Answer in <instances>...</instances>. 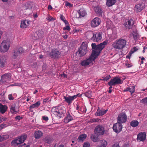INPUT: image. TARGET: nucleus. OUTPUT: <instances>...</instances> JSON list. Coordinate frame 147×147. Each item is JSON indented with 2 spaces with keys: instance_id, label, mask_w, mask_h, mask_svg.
I'll list each match as a JSON object with an SVG mask.
<instances>
[{
  "instance_id": "1",
  "label": "nucleus",
  "mask_w": 147,
  "mask_h": 147,
  "mask_svg": "<svg viewBox=\"0 0 147 147\" xmlns=\"http://www.w3.org/2000/svg\"><path fill=\"white\" fill-rule=\"evenodd\" d=\"M108 43V40H106L100 44L96 45L95 43H92L91 46L92 51L91 55L88 58H87L81 62V64H93V62L98 57L101 51L105 48Z\"/></svg>"
},
{
  "instance_id": "2",
  "label": "nucleus",
  "mask_w": 147,
  "mask_h": 147,
  "mask_svg": "<svg viewBox=\"0 0 147 147\" xmlns=\"http://www.w3.org/2000/svg\"><path fill=\"white\" fill-rule=\"evenodd\" d=\"M88 46L86 42H82L80 47L78 49V51L76 54L75 58L74 60L75 61L77 60L79 58L84 56L87 52Z\"/></svg>"
},
{
  "instance_id": "3",
  "label": "nucleus",
  "mask_w": 147,
  "mask_h": 147,
  "mask_svg": "<svg viewBox=\"0 0 147 147\" xmlns=\"http://www.w3.org/2000/svg\"><path fill=\"white\" fill-rule=\"evenodd\" d=\"M126 40L123 38H120L116 40L112 44L113 48L119 50L122 49L126 45Z\"/></svg>"
},
{
  "instance_id": "4",
  "label": "nucleus",
  "mask_w": 147,
  "mask_h": 147,
  "mask_svg": "<svg viewBox=\"0 0 147 147\" xmlns=\"http://www.w3.org/2000/svg\"><path fill=\"white\" fill-rule=\"evenodd\" d=\"M52 111L56 116L59 118L64 117L66 112L65 108L63 106L54 107L52 109Z\"/></svg>"
},
{
  "instance_id": "5",
  "label": "nucleus",
  "mask_w": 147,
  "mask_h": 147,
  "mask_svg": "<svg viewBox=\"0 0 147 147\" xmlns=\"http://www.w3.org/2000/svg\"><path fill=\"white\" fill-rule=\"evenodd\" d=\"M10 42L8 40H3L1 44L0 47V51L2 53L7 52L10 47Z\"/></svg>"
},
{
  "instance_id": "6",
  "label": "nucleus",
  "mask_w": 147,
  "mask_h": 147,
  "mask_svg": "<svg viewBox=\"0 0 147 147\" xmlns=\"http://www.w3.org/2000/svg\"><path fill=\"white\" fill-rule=\"evenodd\" d=\"M27 137V135L24 134L18 138H17L14 140H13L11 142V144L12 145L16 146L23 143L26 140Z\"/></svg>"
},
{
  "instance_id": "7",
  "label": "nucleus",
  "mask_w": 147,
  "mask_h": 147,
  "mask_svg": "<svg viewBox=\"0 0 147 147\" xmlns=\"http://www.w3.org/2000/svg\"><path fill=\"white\" fill-rule=\"evenodd\" d=\"M81 95L80 94H78L76 95H74L71 96H64L63 99L64 100V101L68 103V105H70L73 101L78 96H80Z\"/></svg>"
},
{
  "instance_id": "8",
  "label": "nucleus",
  "mask_w": 147,
  "mask_h": 147,
  "mask_svg": "<svg viewBox=\"0 0 147 147\" xmlns=\"http://www.w3.org/2000/svg\"><path fill=\"white\" fill-rule=\"evenodd\" d=\"M11 79L10 74L7 73L2 75L0 80V84H5L9 82Z\"/></svg>"
},
{
  "instance_id": "9",
  "label": "nucleus",
  "mask_w": 147,
  "mask_h": 147,
  "mask_svg": "<svg viewBox=\"0 0 147 147\" xmlns=\"http://www.w3.org/2000/svg\"><path fill=\"white\" fill-rule=\"evenodd\" d=\"M88 33L92 36L91 39L94 42H98L102 38L101 34L100 33H97L95 35L91 32H88Z\"/></svg>"
},
{
  "instance_id": "10",
  "label": "nucleus",
  "mask_w": 147,
  "mask_h": 147,
  "mask_svg": "<svg viewBox=\"0 0 147 147\" xmlns=\"http://www.w3.org/2000/svg\"><path fill=\"white\" fill-rule=\"evenodd\" d=\"M105 130L104 127L102 125H98L95 128L94 132L97 135H102L104 133Z\"/></svg>"
},
{
  "instance_id": "11",
  "label": "nucleus",
  "mask_w": 147,
  "mask_h": 147,
  "mask_svg": "<svg viewBox=\"0 0 147 147\" xmlns=\"http://www.w3.org/2000/svg\"><path fill=\"white\" fill-rule=\"evenodd\" d=\"M127 116L124 113H120L117 117V122L122 124L125 123L127 120Z\"/></svg>"
},
{
  "instance_id": "12",
  "label": "nucleus",
  "mask_w": 147,
  "mask_h": 147,
  "mask_svg": "<svg viewBox=\"0 0 147 147\" xmlns=\"http://www.w3.org/2000/svg\"><path fill=\"white\" fill-rule=\"evenodd\" d=\"M122 124L117 122L113 125V128L115 132L118 133L122 131Z\"/></svg>"
},
{
  "instance_id": "13",
  "label": "nucleus",
  "mask_w": 147,
  "mask_h": 147,
  "mask_svg": "<svg viewBox=\"0 0 147 147\" xmlns=\"http://www.w3.org/2000/svg\"><path fill=\"white\" fill-rule=\"evenodd\" d=\"M101 22V20L100 18L96 17L93 19L91 22V26L93 27H97L100 24Z\"/></svg>"
},
{
  "instance_id": "14",
  "label": "nucleus",
  "mask_w": 147,
  "mask_h": 147,
  "mask_svg": "<svg viewBox=\"0 0 147 147\" xmlns=\"http://www.w3.org/2000/svg\"><path fill=\"white\" fill-rule=\"evenodd\" d=\"M146 134L145 132L140 133L137 135V139L140 141H144L146 139Z\"/></svg>"
},
{
  "instance_id": "15",
  "label": "nucleus",
  "mask_w": 147,
  "mask_h": 147,
  "mask_svg": "<svg viewBox=\"0 0 147 147\" xmlns=\"http://www.w3.org/2000/svg\"><path fill=\"white\" fill-rule=\"evenodd\" d=\"M111 83H112L115 85L122 83V82L121 80L118 77L116 76L112 79L110 81Z\"/></svg>"
},
{
  "instance_id": "16",
  "label": "nucleus",
  "mask_w": 147,
  "mask_h": 147,
  "mask_svg": "<svg viewBox=\"0 0 147 147\" xmlns=\"http://www.w3.org/2000/svg\"><path fill=\"white\" fill-rule=\"evenodd\" d=\"M145 8L144 4L139 3L136 5L135 7V11L136 12L140 11Z\"/></svg>"
},
{
  "instance_id": "17",
  "label": "nucleus",
  "mask_w": 147,
  "mask_h": 147,
  "mask_svg": "<svg viewBox=\"0 0 147 147\" xmlns=\"http://www.w3.org/2000/svg\"><path fill=\"white\" fill-rule=\"evenodd\" d=\"M60 53L56 50H53L50 53V56L53 58H57L59 57Z\"/></svg>"
},
{
  "instance_id": "18",
  "label": "nucleus",
  "mask_w": 147,
  "mask_h": 147,
  "mask_svg": "<svg viewBox=\"0 0 147 147\" xmlns=\"http://www.w3.org/2000/svg\"><path fill=\"white\" fill-rule=\"evenodd\" d=\"M30 22L27 20H22L21 23L20 27L21 28H27L29 25Z\"/></svg>"
},
{
  "instance_id": "19",
  "label": "nucleus",
  "mask_w": 147,
  "mask_h": 147,
  "mask_svg": "<svg viewBox=\"0 0 147 147\" xmlns=\"http://www.w3.org/2000/svg\"><path fill=\"white\" fill-rule=\"evenodd\" d=\"M43 135V133L40 130L35 131L34 134V136L36 139H38L40 138Z\"/></svg>"
},
{
  "instance_id": "20",
  "label": "nucleus",
  "mask_w": 147,
  "mask_h": 147,
  "mask_svg": "<svg viewBox=\"0 0 147 147\" xmlns=\"http://www.w3.org/2000/svg\"><path fill=\"white\" fill-rule=\"evenodd\" d=\"M73 119L72 116L70 115L69 112H68L66 116L64 119V121L65 123H67Z\"/></svg>"
},
{
  "instance_id": "21",
  "label": "nucleus",
  "mask_w": 147,
  "mask_h": 147,
  "mask_svg": "<svg viewBox=\"0 0 147 147\" xmlns=\"http://www.w3.org/2000/svg\"><path fill=\"white\" fill-rule=\"evenodd\" d=\"M94 10L96 13L99 15L102 16V11L100 7L99 6H97L94 7Z\"/></svg>"
},
{
  "instance_id": "22",
  "label": "nucleus",
  "mask_w": 147,
  "mask_h": 147,
  "mask_svg": "<svg viewBox=\"0 0 147 147\" xmlns=\"http://www.w3.org/2000/svg\"><path fill=\"white\" fill-rule=\"evenodd\" d=\"M7 107L5 105H3L0 103V111L2 114L4 113L7 110Z\"/></svg>"
},
{
  "instance_id": "23",
  "label": "nucleus",
  "mask_w": 147,
  "mask_h": 147,
  "mask_svg": "<svg viewBox=\"0 0 147 147\" xmlns=\"http://www.w3.org/2000/svg\"><path fill=\"white\" fill-rule=\"evenodd\" d=\"M86 137L87 135L84 134H83L79 136L77 140L78 142H82L86 138Z\"/></svg>"
},
{
  "instance_id": "24",
  "label": "nucleus",
  "mask_w": 147,
  "mask_h": 147,
  "mask_svg": "<svg viewBox=\"0 0 147 147\" xmlns=\"http://www.w3.org/2000/svg\"><path fill=\"white\" fill-rule=\"evenodd\" d=\"M123 91L124 92L129 91L131 93V95L135 92V87L132 86L131 87L126 88L124 89Z\"/></svg>"
},
{
  "instance_id": "25",
  "label": "nucleus",
  "mask_w": 147,
  "mask_h": 147,
  "mask_svg": "<svg viewBox=\"0 0 147 147\" xmlns=\"http://www.w3.org/2000/svg\"><path fill=\"white\" fill-rule=\"evenodd\" d=\"M78 13L80 17L84 16L86 14V12L83 8H81L79 11H78Z\"/></svg>"
},
{
  "instance_id": "26",
  "label": "nucleus",
  "mask_w": 147,
  "mask_h": 147,
  "mask_svg": "<svg viewBox=\"0 0 147 147\" xmlns=\"http://www.w3.org/2000/svg\"><path fill=\"white\" fill-rule=\"evenodd\" d=\"M99 135H97L95 134H92L90 138L93 142H98L99 141V139L98 138V136Z\"/></svg>"
},
{
  "instance_id": "27",
  "label": "nucleus",
  "mask_w": 147,
  "mask_h": 147,
  "mask_svg": "<svg viewBox=\"0 0 147 147\" xmlns=\"http://www.w3.org/2000/svg\"><path fill=\"white\" fill-rule=\"evenodd\" d=\"M10 111L13 113H15L18 112L19 111L18 108L17 109L16 107V105L14 104L11 106Z\"/></svg>"
},
{
  "instance_id": "28",
  "label": "nucleus",
  "mask_w": 147,
  "mask_h": 147,
  "mask_svg": "<svg viewBox=\"0 0 147 147\" xmlns=\"http://www.w3.org/2000/svg\"><path fill=\"white\" fill-rule=\"evenodd\" d=\"M41 103L40 101H38L36 102V103L30 105L29 107V109L30 110L34 108H38L40 105Z\"/></svg>"
},
{
  "instance_id": "29",
  "label": "nucleus",
  "mask_w": 147,
  "mask_h": 147,
  "mask_svg": "<svg viewBox=\"0 0 147 147\" xmlns=\"http://www.w3.org/2000/svg\"><path fill=\"white\" fill-rule=\"evenodd\" d=\"M116 0H107L106 4L108 7H110L115 3Z\"/></svg>"
},
{
  "instance_id": "30",
  "label": "nucleus",
  "mask_w": 147,
  "mask_h": 147,
  "mask_svg": "<svg viewBox=\"0 0 147 147\" xmlns=\"http://www.w3.org/2000/svg\"><path fill=\"white\" fill-rule=\"evenodd\" d=\"M20 54L19 53L18 50H15L12 56V58L14 59L18 58Z\"/></svg>"
},
{
  "instance_id": "31",
  "label": "nucleus",
  "mask_w": 147,
  "mask_h": 147,
  "mask_svg": "<svg viewBox=\"0 0 147 147\" xmlns=\"http://www.w3.org/2000/svg\"><path fill=\"white\" fill-rule=\"evenodd\" d=\"M45 140L47 143L50 144L52 142L53 138L51 136H48L45 138Z\"/></svg>"
},
{
  "instance_id": "32",
  "label": "nucleus",
  "mask_w": 147,
  "mask_h": 147,
  "mask_svg": "<svg viewBox=\"0 0 147 147\" xmlns=\"http://www.w3.org/2000/svg\"><path fill=\"white\" fill-rule=\"evenodd\" d=\"M130 124L132 127H135L138 125L139 122L137 120H133L131 122Z\"/></svg>"
},
{
  "instance_id": "33",
  "label": "nucleus",
  "mask_w": 147,
  "mask_h": 147,
  "mask_svg": "<svg viewBox=\"0 0 147 147\" xmlns=\"http://www.w3.org/2000/svg\"><path fill=\"white\" fill-rule=\"evenodd\" d=\"M135 23L134 21L132 19H130L127 22L128 25L129 26V28H131L132 26Z\"/></svg>"
},
{
  "instance_id": "34",
  "label": "nucleus",
  "mask_w": 147,
  "mask_h": 147,
  "mask_svg": "<svg viewBox=\"0 0 147 147\" xmlns=\"http://www.w3.org/2000/svg\"><path fill=\"white\" fill-rule=\"evenodd\" d=\"M104 115L103 111L98 109L96 113V115L98 116H101Z\"/></svg>"
},
{
  "instance_id": "35",
  "label": "nucleus",
  "mask_w": 147,
  "mask_h": 147,
  "mask_svg": "<svg viewBox=\"0 0 147 147\" xmlns=\"http://www.w3.org/2000/svg\"><path fill=\"white\" fill-rule=\"evenodd\" d=\"M6 60L5 56L0 57V64H4Z\"/></svg>"
},
{
  "instance_id": "36",
  "label": "nucleus",
  "mask_w": 147,
  "mask_h": 147,
  "mask_svg": "<svg viewBox=\"0 0 147 147\" xmlns=\"http://www.w3.org/2000/svg\"><path fill=\"white\" fill-rule=\"evenodd\" d=\"M92 92L90 91L85 92L84 93L85 96L88 98H91L92 97Z\"/></svg>"
},
{
  "instance_id": "37",
  "label": "nucleus",
  "mask_w": 147,
  "mask_h": 147,
  "mask_svg": "<svg viewBox=\"0 0 147 147\" xmlns=\"http://www.w3.org/2000/svg\"><path fill=\"white\" fill-rule=\"evenodd\" d=\"M60 19L66 25L69 24L68 22L65 19V17L62 15H61Z\"/></svg>"
},
{
  "instance_id": "38",
  "label": "nucleus",
  "mask_w": 147,
  "mask_h": 147,
  "mask_svg": "<svg viewBox=\"0 0 147 147\" xmlns=\"http://www.w3.org/2000/svg\"><path fill=\"white\" fill-rule=\"evenodd\" d=\"M101 144V146L103 147H105L107 145V142L105 140H102L100 141Z\"/></svg>"
},
{
  "instance_id": "39",
  "label": "nucleus",
  "mask_w": 147,
  "mask_h": 147,
  "mask_svg": "<svg viewBox=\"0 0 147 147\" xmlns=\"http://www.w3.org/2000/svg\"><path fill=\"white\" fill-rule=\"evenodd\" d=\"M9 137L7 135H3L2 136L0 135V142H2Z\"/></svg>"
},
{
  "instance_id": "40",
  "label": "nucleus",
  "mask_w": 147,
  "mask_h": 147,
  "mask_svg": "<svg viewBox=\"0 0 147 147\" xmlns=\"http://www.w3.org/2000/svg\"><path fill=\"white\" fill-rule=\"evenodd\" d=\"M0 101L5 103V100L4 96V94L1 95L0 96Z\"/></svg>"
},
{
  "instance_id": "41",
  "label": "nucleus",
  "mask_w": 147,
  "mask_h": 147,
  "mask_svg": "<svg viewBox=\"0 0 147 147\" xmlns=\"http://www.w3.org/2000/svg\"><path fill=\"white\" fill-rule=\"evenodd\" d=\"M138 50V49L136 47H135L131 49L130 51V54H132L136 51H137Z\"/></svg>"
},
{
  "instance_id": "42",
  "label": "nucleus",
  "mask_w": 147,
  "mask_h": 147,
  "mask_svg": "<svg viewBox=\"0 0 147 147\" xmlns=\"http://www.w3.org/2000/svg\"><path fill=\"white\" fill-rule=\"evenodd\" d=\"M18 50V52L20 55L24 52V50L23 48L22 47H19L18 49H16Z\"/></svg>"
},
{
  "instance_id": "43",
  "label": "nucleus",
  "mask_w": 147,
  "mask_h": 147,
  "mask_svg": "<svg viewBox=\"0 0 147 147\" xmlns=\"http://www.w3.org/2000/svg\"><path fill=\"white\" fill-rule=\"evenodd\" d=\"M141 102L147 105V97L143 99L141 101Z\"/></svg>"
},
{
  "instance_id": "44",
  "label": "nucleus",
  "mask_w": 147,
  "mask_h": 147,
  "mask_svg": "<svg viewBox=\"0 0 147 147\" xmlns=\"http://www.w3.org/2000/svg\"><path fill=\"white\" fill-rule=\"evenodd\" d=\"M46 19L48 20L49 21L55 20V19H54L53 17L50 16H48L47 18Z\"/></svg>"
},
{
  "instance_id": "45",
  "label": "nucleus",
  "mask_w": 147,
  "mask_h": 147,
  "mask_svg": "<svg viewBox=\"0 0 147 147\" xmlns=\"http://www.w3.org/2000/svg\"><path fill=\"white\" fill-rule=\"evenodd\" d=\"M108 85L110 86L109 88V90H112V86H115L114 84H113L112 83H111V82L109 81L108 83Z\"/></svg>"
},
{
  "instance_id": "46",
  "label": "nucleus",
  "mask_w": 147,
  "mask_h": 147,
  "mask_svg": "<svg viewBox=\"0 0 147 147\" xmlns=\"http://www.w3.org/2000/svg\"><path fill=\"white\" fill-rule=\"evenodd\" d=\"M90 144L88 142H86L84 144L83 147H90Z\"/></svg>"
},
{
  "instance_id": "47",
  "label": "nucleus",
  "mask_w": 147,
  "mask_h": 147,
  "mask_svg": "<svg viewBox=\"0 0 147 147\" xmlns=\"http://www.w3.org/2000/svg\"><path fill=\"white\" fill-rule=\"evenodd\" d=\"M7 126L6 124L3 123L0 125V131L4 127H5Z\"/></svg>"
},
{
  "instance_id": "48",
  "label": "nucleus",
  "mask_w": 147,
  "mask_h": 147,
  "mask_svg": "<svg viewBox=\"0 0 147 147\" xmlns=\"http://www.w3.org/2000/svg\"><path fill=\"white\" fill-rule=\"evenodd\" d=\"M111 78V76L110 75H108L106 77H105L103 80H104L105 81H107Z\"/></svg>"
},
{
  "instance_id": "49",
  "label": "nucleus",
  "mask_w": 147,
  "mask_h": 147,
  "mask_svg": "<svg viewBox=\"0 0 147 147\" xmlns=\"http://www.w3.org/2000/svg\"><path fill=\"white\" fill-rule=\"evenodd\" d=\"M68 25V24L66 25L67 26L63 28V30H67L68 31L70 30V28Z\"/></svg>"
},
{
  "instance_id": "50",
  "label": "nucleus",
  "mask_w": 147,
  "mask_h": 147,
  "mask_svg": "<svg viewBox=\"0 0 147 147\" xmlns=\"http://www.w3.org/2000/svg\"><path fill=\"white\" fill-rule=\"evenodd\" d=\"M99 119H93L90 120V122L91 123L98 122Z\"/></svg>"
},
{
  "instance_id": "51",
  "label": "nucleus",
  "mask_w": 147,
  "mask_h": 147,
  "mask_svg": "<svg viewBox=\"0 0 147 147\" xmlns=\"http://www.w3.org/2000/svg\"><path fill=\"white\" fill-rule=\"evenodd\" d=\"M8 97L9 99L10 100H13L14 99L12 94L9 95L8 96Z\"/></svg>"
},
{
  "instance_id": "52",
  "label": "nucleus",
  "mask_w": 147,
  "mask_h": 147,
  "mask_svg": "<svg viewBox=\"0 0 147 147\" xmlns=\"http://www.w3.org/2000/svg\"><path fill=\"white\" fill-rule=\"evenodd\" d=\"M42 118L45 121H47L49 120V118L48 117L45 116H43Z\"/></svg>"
},
{
  "instance_id": "53",
  "label": "nucleus",
  "mask_w": 147,
  "mask_h": 147,
  "mask_svg": "<svg viewBox=\"0 0 147 147\" xmlns=\"http://www.w3.org/2000/svg\"><path fill=\"white\" fill-rule=\"evenodd\" d=\"M21 118H22V117H21L20 115L16 116L15 118L16 120H20Z\"/></svg>"
},
{
  "instance_id": "54",
  "label": "nucleus",
  "mask_w": 147,
  "mask_h": 147,
  "mask_svg": "<svg viewBox=\"0 0 147 147\" xmlns=\"http://www.w3.org/2000/svg\"><path fill=\"white\" fill-rule=\"evenodd\" d=\"M132 54H130V51L126 56V58L128 59H130Z\"/></svg>"
},
{
  "instance_id": "55",
  "label": "nucleus",
  "mask_w": 147,
  "mask_h": 147,
  "mask_svg": "<svg viewBox=\"0 0 147 147\" xmlns=\"http://www.w3.org/2000/svg\"><path fill=\"white\" fill-rule=\"evenodd\" d=\"M65 5L66 6H68L69 7H71L72 6L71 4L68 2L66 3L65 4Z\"/></svg>"
},
{
  "instance_id": "56",
  "label": "nucleus",
  "mask_w": 147,
  "mask_h": 147,
  "mask_svg": "<svg viewBox=\"0 0 147 147\" xmlns=\"http://www.w3.org/2000/svg\"><path fill=\"white\" fill-rule=\"evenodd\" d=\"M112 147H120L119 144H115L113 145Z\"/></svg>"
},
{
  "instance_id": "57",
  "label": "nucleus",
  "mask_w": 147,
  "mask_h": 147,
  "mask_svg": "<svg viewBox=\"0 0 147 147\" xmlns=\"http://www.w3.org/2000/svg\"><path fill=\"white\" fill-rule=\"evenodd\" d=\"M60 76L61 77H63V78H67V75L64 74H61Z\"/></svg>"
},
{
  "instance_id": "58",
  "label": "nucleus",
  "mask_w": 147,
  "mask_h": 147,
  "mask_svg": "<svg viewBox=\"0 0 147 147\" xmlns=\"http://www.w3.org/2000/svg\"><path fill=\"white\" fill-rule=\"evenodd\" d=\"M7 119L6 117H3L1 118V122L3 121H5Z\"/></svg>"
},
{
  "instance_id": "59",
  "label": "nucleus",
  "mask_w": 147,
  "mask_h": 147,
  "mask_svg": "<svg viewBox=\"0 0 147 147\" xmlns=\"http://www.w3.org/2000/svg\"><path fill=\"white\" fill-rule=\"evenodd\" d=\"M80 109V107L78 105H77V106L76 107V109L77 110H78V111H79V109Z\"/></svg>"
},
{
  "instance_id": "60",
  "label": "nucleus",
  "mask_w": 147,
  "mask_h": 147,
  "mask_svg": "<svg viewBox=\"0 0 147 147\" xmlns=\"http://www.w3.org/2000/svg\"><path fill=\"white\" fill-rule=\"evenodd\" d=\"M63 38H67V36L65 34L63 35Z\"/></svg>"
},
{
  "instance_id": "61",
  "label": "nucleus",
  "mask_w": 147,
  "mask_h": 147,
  "mask_svg": "<svg viewBox=\"0 0 147 147\" xmlns=\"http://www.w3.org/2000/svg\"><path fill=\"white\" fill-rule=\"evenodd\" d=\"M133 37L134 39L136 40L137 38V36L136 35H133Z\"/></svg>"
},
{
  "instance_id": "62",
  "label": "nucleus",
  "mask_w": 147,
  "mask_h": 147,
  "mask_svg": "<svg viewBox=\"0 0 147 147\" xmlns=\"http://www.w3.org/2000/svg\"><path fill=\"white\" fill-rule=\"evenodd\" d=\"M129 65H126V66H125V68H129V67H131L132 66L131 65V66H129Z\"/></svg>"
},
{
  "instance_id": "63",
  "label": "nucleus",
  "mask_w": 147,
  "mask_h": 147,
  "mask_svg": "<svg viewBox=\"0 0 147 147\" xmlns=\"http://www.w3.org/2000/svg\"><path fill=\"white\" fill-rule=\"evenodd\" d=\"M48 9H52V7L51 5H49L48 6Z\"/></svg>"
},
{
  "instance_id": "64",
  "label": "nucleus",
  "mask_w": 147,
  "mask_h": 147,
  "mask_svg": "<svg viewBox=\"0 0 147 147\" xmlns=\"http://www.w3.org/2000/svg\"><path fill=\"white\" fill-rule=\"evenodd\" d=\"M58 147H64V146L63 144H61Z\"/></svg>"
}]
</instances>
